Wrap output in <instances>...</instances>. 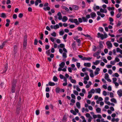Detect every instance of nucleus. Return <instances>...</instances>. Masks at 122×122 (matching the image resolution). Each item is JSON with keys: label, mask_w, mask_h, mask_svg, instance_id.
Listing matches in <instances>:
<instances>
[{"label": "nucleus", "mask_w": 122, "mask_h": 122, "mask_svg": "<svg viewBox=\"0 0 122 122\" xmlns=\"http://www.w3.org/2000/svg\"><path fill=\"white\" fill-rule=\"evenodd\" d=\"M121 15V14L120 13H118L117 15L116 16L117 18H119Z\"/></svg>", "instance_id": "obj_44"}, {"label": "nucleus", "mask_w": 122, "mask_h": 122, "mask_svg": "<svg viewBox=\"0 0 122 122\" xmlns=\"http://www.w3.org/2000/svg\"><path fill=\"white\" fill-rule=\"evenodd\" d=\"M71 96L72 98L74 99H75L76 97L75 96L74 94H71Z\"/></svg>", "instance_id": "obj_52"}, {"label": "nucleus", "mask_w": 122, "mask_h": 122, "mask_svg": "<svg viewBox=\"0 0 122 122\" xmlns=\"http://www.w3.org/2000/svg\"><path fill=\"white\" fill-rule=\"evenodd\" d=\"M102 41H100L99 42V46L101 48H102L103 47V46L102 45Z\"/></svg>", "instance_id": "obj_36"}, {"label": "nucleus", "mask_w": 122, "mask_h": 122, "mask_svg": "<svg viewBox=\"0 0 122 122\" xmlns=\"http://www.w3.org/2000/svg\"><path fill=\"white\" fill-rule=\"evenodd\" d=\"M71 82L72 83H76V81L75 79H71Z\"/></svg>", "instance_id": "obj_40"}, {"label": "nucleus", "mask_w": 122, "mask_h": 122, "mask_svg": "<svg viewBox=\"0 0 122 122\" xmlns=\"http://www.w3.org/2000/svg\"><path fill=\"white\" fill-rule=\"evenodd\" d=\"M77 29L78 30L80 31H82L83 30L82 28L81 27H78Z\"/></svg>", "instance_id": "obj_46"}, {"label": "nucleus", "mask_w": 122, "mask_h": 122, "mask_svg": "<svg viewBox=\"0 0 122 122\" xmlns=\"http://www.w3.org/2000/svg\"><path fill=\"white\" fill-rule=\"evenodd\" d=\"M96 92H97L98 93H100L101 91V90L100 88H98L97 89H95Z\"/></svg>", "instance_id": "obj_23"}, {"label": "nucleus", "mask_w": 122, "mask_h": 122, "mask_svg": "<svg viewBox=\"0 0 122 122\" xmlns=\"http://www.w3.org/2000/svg\"><path fill=\"white\" fill-rule=\"evenodd\" d=\"M117 94L120 97L122 96V90L120 89L117 92Z\"/></svg>", "instance_id": "obj_7"}, {"label": "nucleus", "mask_w": 122, "mask_h": 122, "mask_svg": "<svg viewBox=\"0 0 122 122\" xmlns=\"http://www.w3.org/2000/svg\"><path fill=\"white\" fill-rule=\"evenodd\" d=\"M84 65L85 66L89 67L91 66V64L90 63H84Z\"/></svg>", "instance_id": "obj_10"}, {"label": "nucleus", "mask_w": 122, "mask_h": 122, "mask_svg": "<svg viewBox=\"0 0 122 122\" xmlns=\"http://www.w3.org/2000/svg\"><path fill=\"white\" fill-rule=\"evenodd\" d=\"M113 93L112 92H111L110 93V97L111 98L113 97H114Z\"/></svg>", "instance_id": "obj_54"}, {"label": "nucleus", "mask_w": 122, "mask_h": 122, "mask_svg": "<svg viewBox=\"0 0 122 122\" xmlns=\"http://www.w3.org/2000/svg\"><path fill=\"white\" fill-rule=\"evenodd\" d=\"M36 114L37 115H38L40 113V111L39 110H36Z\"/></svg>", "instance_id": "obj_51"}, {"label": "nucleus", "mask_w": 122, "mask_h": 122, "mask_svg": "<svg viewBox=\"0 0 122 122\" xmlns=\"http://www.w3.org/2000/svg\"><path fill=\"white\" fill-rule=\"evenodd\" d=\"M64 33V32L63 31H61L59 32V34L60 35H62Z\"/></svg>", "instance_id": "obj_63"}, {"label": "nucleus", "mask_w": 122, "mask_h": 122, "mask_svg": "<svg viewBox=\"0 0 122 122\" xmlns=\"http://www.w3.org/2000/svg\"><path fill=\"white\" fill-rule=\"evenodd\" d=\"M27 36H26L25 35L24 36V41L27 42Z\"/></svg>", "instance_id": "obj_48"}, {"label": "nucleus", "mask_w": 122, "mask_h": 122, "mask_svg": "<svg viewBox=\"0 0 122 122\" xmlns=\"http://www.w3.org/2000/svg\"><path fill=\"white\" fill-rule=\"evenodd\" d=\"M17 80L16 79H13L11 81L12 86L16 87Z\"/></svg>", "instance_id": "obj_2"}, {"label": "nucleus", "mask_w": 122, "mask_h": 122, "mask_svg": "<svg viewBox=\"0 0 122 122\" xmlns=\"http://www.w3.org/2000/svg\"><path fill=\"white\" fill-rule=\"evenodd\" d=\"M43 9L46 11L47 10H49L50 9V8L49 6H47L46 7L44 8Z\"/></svg>", "instance_id": "obj_15"}, {"label": "nucleus", "mask_w": 122, "mask_h": 122, "mask_svg": "<svg viewBox=\"0 0 122 122\" xmlns=\"http://www.w3.org/2000/svg\"><path fill=\"white\" fill-rule=\"evenodd\" d=\"M6 43L5 42H3V43L2 44V45H1V49H2L3 47L5 45V43Z\"/></svg>", "instance_id": "obj_57"}, {"label": "nucleus", "mask_w": 122, "mask_h": 122, "mask_svg": "<svg viewBox=\"0 0 122 122\" xmlns=\"http://www.w3.org/2000/svg\"><path fill=\"white\" fill-rule=\"evenodd\" d=\"M38 42L37 40V39L36 38L35 39L34 42V45H36L37 44Z\"/></svg>", "instance_id": "obj_32"}, {"label": "nucleus", "mask_w": 122, "mask_h": 122, "mask_svg": "<svg viewBox=\"0 0 122 122\" xmlns=\"http://www.w3.org/2000/svg\"><path fill=\"white\" fill-rule=\"evenodd\" d=\"M8 67V64H6L5 66V68L4 69V71L2 72L3 73H5L6 72L7 70Z\"/></svg>", "instance_id": "obj_6"}, {"label": "nucleus", "mask_w": 122, "mask_h": 122, "mask_svg": "<svg viewBox=\"0 0 122 122\" xmlns=\"http://www.w3.org/2000/svg\"><path fill=\"white\" fill-rule=\"evenodd\" d=\"M51 35L52 36L54 37H56V34L55 32H54L52 33L51 34Z\"/></svg>", "instance_id": "obj_45"}, {"label": "nucleus", "mask_w": 122, "mask_h": 122, "mask_svg": "<svg viewBox=\"0 0 122 122\" xmlns=\"http://www.w3.org/2000/svg\"><path fill=\"white\" fill-rule=\"evenodd\" d=\"M103 94L104 96H106L107 95V92L105 91H103Z\"/></svg>", "instance_id": "obj_64"}, {"label": "nucleus", "mask_w": 122, "mask_h": 122, "mask_svg": "<svg viewBox=\"0 0 122 122\" xmlns=\"http://www.w3.org/2000/svg\"><path fill=\"white\" fill-rule=\"evenodd\" d=\"M43 34L42 33H41V34L40 39L41 40H43Z\"/></svg>", "instance_id": "obj_47"}, {"label": "nucleus", "mask_w": 122, "mask_h": 122, "mask_svg": "<svg viewBox=\"0 0 122 122\" xmlns=\"http://www.w3.org/2000/svg\"><path fill=\"white\" fill-rule=\"evenodd\" d=\"M108 73L110 74H111L112 73V70L111 69L109 70H108Z\"/></svg>", "instance_id": "obj_62"}, {"label": "nucleus", "mask_w": 122, "mask_h": 122, "mask_svg": "<svg viewBox=\"0 0 122 122\" xmlns=\"http://www.w3.org/2000/svg\"><path fill=\"white\" fill-rule=\"evenodd\" d=\"M82 19L84 22H87L88 21V20L86 18L84 17H82Z\"/></svg>", "instance_id": "obj_20"}, {"label": "nucleus", "mask_w": 122, "mask_h": 122, "mask_svg": "<svg viewBox=\"0 0 122 122\" xmlns=\"http://www.w3.org/2000/svg\"><path fill=\"white\" fill-rule=\"evenodd\" d=\"M72 48L73 49H74L76 48V43L74 41L73 42L72 44L71 45Z\"/></svg>", "instance_id": "obj_17"}, {"label": "nucleus", "mask_w": 122, "mask_h": 122, "mask_svg": "<svg viewBox=\"0 0 122 122\" xmlns=\"http://www.w3.org/2000/svg\"><path fill=\"white\" fill-rule=\"evenodd\" d=\"M99 60H97L95 62H93V63L94 64L96 65H97L99 64Z\"/></svg>", "instance_id": "obj_27"}, {"label": "nucleus", "mask_w": 122, "mask_h": 122, "mask_svg": "<svg viewBox=\"0 0 122 122\" xmlns=\"http://www.w3.org/2000/svg\"><path fill=\"white\" fill-rule=\"evenodd\" d=\"M70 112L71 113H72L74 115H76V113L73 109H72L71 110Z\"/></svg>", "instance_id": "obj_28"}, {"label": "nucleus", "mask_w": 122, "mask_h": 122, "mask_svg": "<svg viewBox=\"0 0 122 122\" xmlns=\"http://www.w3.org/2000/svg\"><path fill=\"white\" fill-rule=\"evenodd\" d=\"M76 89L77 90L78 92L80 91L81 89L78 86H76Z\"/></svg>", "instance_id": "obj_58"}, {"label": "nucleus", "mask_w": 122, "mask_h": 122, "mask_svg": "<svg viewBox=\"0 0 122 122\" xmlns=\"http://www.w3.org/2000/svg\"><path fill=\"white\" fill-rule=\"evenodd\" d=\"M16 87L12 86L11 88V92L12 93H15V91Z\"/></svg>", "instance_id": "obj_4"}, {"label": "nucleus", "mask_w": 122, "mask_h": 122, "mask_svg": "<svg viewBox=\"0 0 122 122\" xmlns=\"http://www.w3.org/2000/svg\"><path fill=\"white\" fill-rule=\"evenodd\" d=\"M62 8L63 9H65L67 11H68L69 10V9L66 7L65 6H63Z\"/></svg>", "instance_id": "obj_37"}, {"label": "nucleus", "mask_w": 122, "mask_h": 122, "mask_svg": "<svg viewBox=\"0 0 122 122\" xmlns=\"http://www.w3.org/2000/svg\"><path fill=\"white\" fill-rule=\"evenodd\" d=\"M27 42L23 41V46L24 47H26L27 46Z\"/></svg>", "instance_id": "obj_49"}, {"label": "nucleus", "mask_w": 122, "mask_h": 122, "mask_svg": "<svg viewBox=\"0 0 122 122\" xmlns=\"http://www.w3.org/2000/svg\"><path fill=\"white\" fill-rule=\"evenodd\" d=\"M78 20L79 23H81L82 22V18H79L78 19Z\"/></svg>", "instance_id": "obj_50"}, {"label": "nucleus", "mask_w": 122, "mask_h": 122, "mask_svg": "<svg viewBox=\"0 0 122 122\" xmlns=\"http://www.w3.org/2000/svg\"><path fill=\"white\" fill-rule=\"evenodd\" d=\"M76 105L78 109H80V102H76Z\"/></svg>", "instance_id": "obj_18"}, {"label": "nucleus", "mask_w": 122, "mask_h": 122, "mask_svg": "<svg viewBox=\"0 0 122 122\" xmlns=\"http://www.w3.org/2000/svg\"><path fill=\"white\" fill-rule=\"evenodd\" d=\"M48 84V85L50 86H53L55 85V84L54 83L52 82L51 81H49Z\"/></svg>", "instance_id": "obj_16"}, {"label": "nucleus", "mask_w": 122, "mask_h": 122, "mask_svg": "<svg viewBox=\"0 0 122 122\" xmlns=\"http://www.w3.org/2000/svg\"><path fill=\"white\" fill-rule=\"evenodd\" d=\"M86 116L87 117H91L90 116V114L89 113H87L86 114Z\"/></svg>", "instance_id": "obj_61"}, {"label": "nucleus", "mask_w": 122, "mask_h": 122, "mask_svg": "<svg viewBox=\"0 0 122 122\" xmlns=\"http://www.w3.org/2000/svg\"><path fill=\"white\" fill-rule=\"evenodd\" d=\"M72 8L73 9L75 10H78V7L77 5H74L73 6Z\"/></svg>", "instance_id": "obj_19"}, {"label": "nucleus", "mask_w": 122, "mask_h": 122, "mask_svg": "<svg viewBox=\"0 0 122 122\" xmlns=\"http://www.w3.org/2000/svg\"><path fill=\"white\" fill-rule=\"evenodd\" d=\"M99 55V54L98 53V52H97L95 53H94L93 54V55L94 56H97Z\"/></svg>", "instance_id": "obj_55"}, {"label": "nucleus", "mask_w": 122, "mask_h": 122, "mask_svg": "<svg viewBox=\"0 0 122 122\" xmlns=\"http://www.w3.org/2000/svg\"><path fill=\"white\" fill-rule=\"evenodd\" d=\"M60 89L58 87H57L56 89V93H59L60 91Z\"/></svg>", "instance_id": "obj_25"}, {"label": "nucleus", "mask_w": 122, "mask_h": 122, "mask_svg": "<svg viewBox=\"0 0 122 122\" xmlns=\"http://www.w3.org/2000/svg\"><path fill=\"white\" fill-rule=\"evenodd\" d=\"M84 79L85 80H88L89 79V77L88 75L86 77H84Z\"/></svg>", "instance_id": "obj_39"}, {"label": "nucleus", "mask_w": 122, "mask_h": 122, "mask_svg": "<svg viewBox=\"0 0 122 122\" xmlns=\"http://www.w3.org/2000/svg\"><path fill=\"white\" fill-rule=\"evenodd\" d=\"M20 107H17L16 109V113L18 114L20 113Z\"/></svg>", "instance_id": "obj_8"}, {"label": "nucleus", "mask_w": 122, "mask_h": 122, "mask_svg": "<svg viewBox=\"0 0 122 122\" xmlns=\"http://www.w3.org/2000/svg\"><path fill=\"white\" fill-rule=\"evenodd\" d=\"M65 65V63L64 62H62L61 64H59V66L63 68L64 67Z\"/></svg>", "instance_id": "obj_13"}, {"label": "nucleus", "mask_w": 122, "mask_h": 122, "mask_svg": "<svg viewBox=\"0 0 122 122\" xmlns=\"http://www.w3.org/2000/svg\"><path fill=\"white\" fill-rule=\"evenodd\" d=\"M68 20L67 17L66 16H63L62 19V21L63 22H65Z\"/></svg>", "instance_id": "obj_12"}, {"label": "nucleus", "mask_w": 122, "mask_h": 122, "mask_svg": "<svg viewBox=\"0 0 122 122\" xmlns=\"http://www.w3.org/2000/svg\"><path fill=\"white\" fill-rule=\"evenodd\" d=\"M60 47L61 48H64L65 47V45L63 44H60L59 45Z\"/></svg>", "instance_id": "obj_43"}, {"label": "nucleus", "mask_w": 122, "mask_h": 122, "mask_svg": "<svg viewBox=\"0 0 122 122\" xmlns=\"http://www.w3.org/2000/svg\"><path fill=\"white\" fill-rule=\"evenodd\" d=\"M107 9L109 11L111 10H114L115 9L114 8V7H107Z\"/></svg>", "instance_id": "obj_21"}, {"label": "nucleus", "mask_w": 122, "mask_h": 122, "mask_svg": "<svg viewBox=\"0 0 122 122\" xmlns=\"http://www.w3.org/2000/svg\"><path fill=\"white\" fill-rule=\"evenodd\" d=\"M98 37H100L102 40H103L104 38V35L103 34H101L100 33H98L97 34Z\"/></svg>", "instance_id": "obj_3"}, {"label": "nucleus", "mask_w": 122, "mask_h": 122, "mask_svg": "<svg viewBox=\"0 0 122 122\" xmlns=\"http://www.w3.org/2000/svg\"><path fill=\"white\" fill-rule=\"evenodd\" d=\"M46 53L48 55H49L50 53V50H49L47 51H46Z\"/></svg>", "instance_id": "obj_53"}, {"label": "nucleus", "mask_w": 122, "mask_h": 122, "mask_svg": "<svg viewBox=\"0 0 122 122\" xmlns=\"http://www.w3.org/2000/svg\"><path fill=\"white\" fill-rule=\"evenodd\" d=\"M1 17L4 18H5L6 17V15L5 13H2L1 14Z\"/></svg>", "instance_id": "obj_31"}, {"label": "nucleus", "mask_w": 122, "mask_h": 122, "mask_svg": "<svg viewBox=\"0 0 122 122\" xmlns=\"http://www.w3.org/2000/svg\"><path fill=\"white\" fill-rule=\"evenodd\" d=\"M74 93L76 95H78V92L75 90H74L73 91Z\"/></svg>", "instance_id": "obj_38"}, {"label": "nucleus", "mask_w": 122, "mask_h": 122, "mask_svg": "<svg viewBox=\"0 0 122 122\" xmlns=\"http://www.w3.org/2000/svg\"><path fill=\"white\" fill-rule=\"evenodd\" d=\"M53 80L55 82L57 81L58 80L57 78L55 76H54L53 78Z\"/></svg>", "instance_id": "obj_24"}, {"label": "nucleus", "mask_w": 122, "mask_h": 122, "mask_svg": "<svg viewBox=\"0 0 122 122\" xmlns=\"http://www.w3.org/2000/svg\"><path fill=\"white\" fill-rule=\"evenodd\" d=\"M72 69L71 67H69L68 68V70L69 72H72Z\"/></svg>", "instance_id": "obj_59"}, {"label": "nucleus", "mask_w": 122, "mask_h": 122, "mask_svg": "<svg viewBox=\"0 0 122 122\" xmlns=\"http://www.w3.org/2000/svg\"><path fill=\"white\" fill-rule=\"evenodd\" d=\"M67 118L65 116L63 117V118L62 119V121L63 122H66V121Z\"/></svg>", "instance_id": "obj_22"}, {"label": "nucleus", "mask_w": 122, "mask_h": 122, "mask_svg": "<svg viewBox=\"0 0 122 122\" xmlns=\"http://www.w3.org/2000/svg\"><path fill=\"white\" fill-rule=\"evenodd\" d=\"M63 58H65L67 57L66 53L65 52H63Z\"/></svg>", "instance_id": "obj_34"}, {"label": "nucleus", "mask_w": 122, "mask_h": 122, "mask_svg": "<svg viewBox=\"0 0 122 122\" xmlns=\"http://www.w3.org/2000/svg\"><path fill=\"white\" fill-rule=\"evenodd\" d=\"M99 9L100 7L98 6H96L95 8L94 7L93 8L94 10L95 11H96V9L98 10H99Z\"/></svg>", "instance_id": "obj_35"}, {"label": "nucleus", "mask_w": 122, "mask_h": 122, "mask_svg": "<svg viewBox=\"0 0 122 122\" xmlns=\"http://www.w3.org/2000/svg\"><path fill=\"white\" fill-rule=\"evenodd\" d=\"M59 27V26L58 24H56L54 26V29H57Z\"/></svg>", "instance_id": "obj_26"}, {"label": "nucleus", "mask_w": 122, "mask_h": 122, "mask_svg": "<svg viewBox=\"0 0 122 122\" xmlns=\"http://www.w3.org/2000/svg\"><path fill=\"white\" fill-rule=\"evenodd\" d=\"M69 20L71 22L74 23L76 25H78L79 24V23L77 20L76 19H69Z\"/></svg>", "instance_id": "obj_1"}, {"label": "nucleus", "mask_w": 122, "mask_h": 122, "mask_svg": "<svg viewBox=\"0 0 122 122\" xmlns=\"http://www.w3.org/2000/svg\"><path fill=\"white\" fill-rule=\"evenodd\" d=\"M100 11L102 13H106L107 12V11L106 9H103L102 8H101L100 9Z\"/></svg>", "instance_id": "obj_9"}, {"label": "nucleus", "mask_w": 122, "mask_h": 122, "mask_svg": "<svg viewBox=\"0 0 122 122\" xmlns=\"http://www.w3.org/2000/svg\"><path fill=\"white\" fill-rule=\"evenodd\" d=\"M23 16V14L20 13L18 15V17L20 18H21Z\"/></svg>", "instance_id": "obj_41"}, {"label": "nucleus", "mask_w": 122, "mask_h": 122, "mask_svg": "<svg viewBox=\"0 0 122 122\" xmlns=\"http://www.w3.org/2000/svg\"><path fill=\"white\" fill-rule=\"evenodd\" d=\"M106 44L108 47H110L111 48L112 47V44L110 41H108L106 42Z\"/></svg>", "instance_id": "obj_5"}, {"label": "nucleus", "mask_w": 122, "mask_h": 122, "mask_svg": "<svg viewBox=\"0 0 122 122\" xmlns=\"http://www.w3.org/2000/svg\"><path fill=\"white\" fill-rule=\"evenodd\" d=\"M17 17V16L16 14H14L13 15V19H16Z\"/></svg>", "instance_id": "obj_42"}, {"label": "nucleus", "mask_w": 122, "mask_h": 122, "mask_svg": "<svg viewBox=\"0 0 122 122\" xmlns=\"http://www.w3.org/2000/svg\"><path fill=\"white\" fill-rule=\"evenodd\" d=\"M42 1L41 0H36L35 2V5L37 6L38 5V3H41Z\"/></svg>", "instance_id": "obj_11"}, {"label": "nucleus", "mask_w": 122, "mask_h": 122, "mask_svg": "<svg viewBox=\"0 0 122 122\" xmlns=\"http://www.w3.org/2000/svg\"><path fill=\"white\" fill-rule=\"evenodd\" d=\"M50 46L49 45H46L45 46V48L46 50H47L49 49Z\"/></svg>", "instance_id": "obj_60"}, {"label": "nucleus", "mask_w": 122, "mask_h": 122, "mask_svg": "<svg viewBox=\"0 0 122 122\" xmlns=\"http://www.w3.org/2000/svg\"><path fill=\"white\" fill-rule=\"evenodd\" d=\"M120 41H118L117 40V41L119 43H122V37H120L119 39Z\"/></svg>", "instance_id": "obj_56"}, {"label": "nucleus", "mask_w": 122, "mask_h": 122, "mask_svg": "<svg viewBox=\"0 0 122 122\" xmlns=\"http://www.w3.org/2000/svg\"><path fill=\"white\" fill-rule=\"evenodd\" d=\"M91 16V17L92 18H93L96 16V14L95 13L92 12L90 14Z\"/></svg>", "instance_id": "obj_14"}, {"label": "nucleus", "mask_w": 122, "mask_h": 122, "mask_svg": "<svg viewBox=\"0 0 122 122\" xmlns=\"http://www.w3.org/2000/svg\"><path fill=\"white\" fill-rule=\"evenodd\" d=\"M111 101L112 102L114 103H116V100L114 98H112L111 99Z\"/></svg>", "instance_id": "obj_30"}, {"label": "nucleus", "mask_w": 122, "mask_h": 122, "mask_svg": "<svg viewBox=\"0 0 122 122\" xmlns=\"http://www.w3.org/2000/svg\"><path fill=\"white\" fill-rule=\"evenodd\" d=\"M96 111L98 113H100L101 112V109L100 108L98 107L96 109Z\"/></svg>", "instance_id": "obj_29"}, {"label": "nucleus", "mask_w": 122, "mask_h": 122, "mask_svg": "<svg viewBox=\"0 0 122 122\" xmlns=\"http://www.w3.org/2000/svg\"><path fill=\"white\" fill-rule=\"evenodd\" d=\"M105 78L106 80L107 79L109 78V75L107 73L105 74Z\"/></svg>", "instance_id": "obj_33"}]
</instances>
